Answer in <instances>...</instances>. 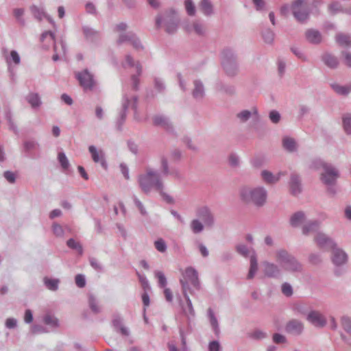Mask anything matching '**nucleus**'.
I'll return each mask as SVG.
<instances>
[{
    "label": "nucleus",
    "mask_w": 351,
    "mask_h": 351,
    "mask_svg": "<svg viewBox=\"0 0 351 351\" xmlns=\"http://www.w3.org/2000/svg\"><path fill=\"white\" fill-rule=\"evenodd\" d=\"M269 120L274 124H277L281 119L280 112L276 110H272L269 112Z\"/></svg>",
    "instance_id": "63"
},
{
    "label": "nucleus",
    "mask_w": 351,
    "mask_h": 351,
    "mask_svg": "<svg viewBox=\"0 0 351 351\" xmlns=\"http://www.w3.org/2000/svg\"><path fill=\"white\" fill-rule=\"evenodd\" d=\"M289 193L293 196H298L302 192V178L297 172H291L288 182Z\"/></svg>",
    "instance_id": "10"
},
{
    "label": "nucleus",
    "mask_w": 351,
    "mask_h": 351,
    "mask_svg": "<svg viewBox=\"0 0 351 351\" xmlns=\"http://www.w3.org/2000/svg\"><path fill=\"white\" fill-rule=\"evenodd\" d=\"M236 252L243 256L245 258H247L250 255V250L248 247L244 244H238L235 246Z\"/></svg>",
    "instance_id": "54"
},
{
    "label": "nucleus",
    "mask_w": 351,
    "mask_h": 351,
    "mask_svg": "<svg viewBox=\"0 0 351 351\" xmlns=\"http://www.w3.org/2000/svg\"><path fill=\"white\" fill-rule=\"evenodd\" d=\"M217 91L225 93L227 95L232 96L236 93V88L234 85L228 84L222 81H219L215 84Z\"/></svg>",
    "instance_id": "23"
},
{
    "label": "nucleus",
    "mask_w": 351,
    "mask_h": 351,
    "mask_svg": "<svg viewBox=\"0 0 351 351\" xmlns=\"http://www.w3.org/2000/svg\"><path fill=\"white\" fill-rule=\"evenodd\" d=\"M204 226L199 219H193L191 223V228L193 233L198 234L203 231Z\"/></svg>",
    "instance_id": "51"
},
{
    "label": "nucleus",
    "mask_w": 351,
    "mask_h": 351,
    "mask_svg": "<svg viewBox=\"0 0 351 351\" xmlns=\"http://www.w3.org/2000/svg\"><path fill=\"white\" fill-rule=\"evenodd\" d=\"M332 89L338 95L347 96L349 94V89L346 86H341L336 83L330 84Z\"/></svg>",
    "instance_id": "45"
},
{
    "label": "nucleus",
    "mask_w": 351,
    "mask_h": 351,
    "mask_svg": "<svg viewBox=\"0 0 351 351\" xmlns=\"http://www.w3.org/2000/svg\"><path fill=\"white\" fill-rule=\"evenodd\" d=\"M43 322L47 326L51 327L53 329L57 328L60 326L58 319L51 314H45L43 317Z\"/></svg>",
    "instance_id": "32"
},
{
    "label": "nucleus",
    "mask_w": 351,
    "mask_h": 351,
    "mask_svg": "<svg viewBox=\"0 0 351 351\" xmlns=\"http://www.w3.org/2000/svg\"><path fill=\"white\" fill-rule=\"evenodd\" d=\"M196 215L202 221L206 227L211 228L214 226L215 222V216L208 206L198 207L196 209Z\"/></svg>",
    "instance_id": "9"
},
{
    "label": "nucleus",
    "mask_w": 351,
    "mask_h": 351,
    "mask_svg": "<svg viewBox=\"0 0 351 351\" xmlns=\"http://www.w3.org/2000/svg\"><path fill=\"white\" fill-rule=\"evenodd\" d=\"M180 283L182 287V293L183 294L184 298L189 296L188 292H189L192 295H195L194 291L190 287L189 282H188L186 280L180 279Z\"/></svg>",
    "instance_id": "44"
},
{
    "label": "nucleus",
    "mask_w": 351,
    "mask_h": 351,
    "mask_svg": "<svg viewBox=\"0 0 351 351\" xmlns=\"http://www.w3.org/2000/svg\"><path fill=\"white\" fill-rule=\"evenodd\" d=\"M274 32L269 28L265 29L262 32V38L264 42L268 45H272L274 43Z\"/></svg>",
    "instance_id": "42"
},
{
    "label": "nucleus",
    "mask_w": 351,
    "mask_h": 351,
    "mask_svg": "<svg viewBox=\"0 0 351 351\" xmlns=\"http://www.w3.org/2000/svg\"><path fill=\"white\" fill-rule=\"evenodd\" d=\"M336 41L341 46L351 47V36L343 33L336 36Z\"/></svg>",
    "instance_id": "36"
},
{
    "label": "nucleus",
    "mask_w": 351,
    "mask_h": 351,
    "mask_svg": "<svg viewBox=\"0 0 351 351\" xmlns=\"http://www.w3.org/2000/svg\"><path fill=\"white\" fill-rule=\"evenodd\" d=\"M138 182L142 191L148 194L152 189L158 191L164 189V184L158 172L152 169L147 170L146 173L141 174Z\"/></svg>",
    "instance_id": "2"
},
{
    "label": "nucleus",
    "mask_w": 351,
    "mask_h": 351,
    "mask_svg": "<svg viewBox=\"0 0 351 351\" xmlns=\"http://www.w3.org/2000/svg\"><path fill=\"white\" fill-rule=\"evenodd\" d=\"M194 88L192 91L193 97L196 100H201L205 96V89L202 82L195 80L193 82Z\"/></svg>",
    "instance_id": "22"
},
{
    "label": "nucleus",
    "mask_w": 351,
    "mask_h": 351,
    "mask_svg": "<svg viewBox=\"0 0 351 351\" xmlns=\"http://www.w3.org/2000/svg\"><path fill=\"white\" fill-rule=\"evenodd\" d=\"M315 240L320 248L332 249L337 246L336 243L330 237L322 232L316 234Z\"/></svg>",
    "instance_id": "15"
},
{
    "label": "nucleus",
    "mask_w": 351,
    "mask_h": 351,
    "mask_svg": "<svg viewBox=\"0 0 351 351\" xmlns=\"http://www.w3.org/2000/svg\"><path fill=\"white\" fill-rule=\"evenodd\" d=\"M258 270V261L255 252L250 256V266L247 276V279H252Z\"/></svg>",
    "instance_id": "29"
},
{
    "label": "nucleus",
    "mask_w": 351,
    "mask_h": 351,
    "mask_svg": "<svg viewBox=\"0 0 351 351\" xmlns=\"http://www.w3.org/2000/svg\"><path fill=\"white\" fill-rule=\"evenodd\" d=\"M261 176L263 180L267 184H274L279 180L278 177L276 178L271 171L267 170H263L261 172Z\"/></svg>",
    "instance_id": "43"
},
{
    "label": "nucleus",
    "mask_w": 351,
    "mask_h": 351,
    "mask_svg": "<svg viewBox=\"0 0 351 351\" xmlns=\"http://www.w3.org/2000/svg\"><path fill=\"white\" fill-rule=\"evenodd\" d=\"M58 160L62 169H67L69 167L70 164L69 160L64 152H61L58 153Z\"/></svg>",
    "instance_id": "55"
},
{
    "label": "nucleus",
    "mask_w": 351,
    "mask_h": 351,
    "mask_svg": "<svg viewBox=\"0 0 351 351\" xmlns=\"http://www.w3.org/2000/svg\"><path fill=\"white\" fill-rule=\"evenodd\" d=\"M75 77L84 90H92L96 84L93 75L87 69L82 72L77 73Z\"/></svg>",
    "instance_id": "8"
},
{
    "label": "nucleus",
    "mask_w": 351,
    "mask_h": 351,
    "mask_svg": "<svg viewBox=\"0 0 351 351\" xmlns=\"http://www.w3.org/2000/svg\"><path fill=\"white\" fill-rule=\"evenodd\" d=\"M208 317L214 334L219 338L221 333L219 323L214 311L210 308L208 309Z\"/></svg>",
    "instance_id": "25"
},
{
    "label": "nucleus",
    "mask_w": 351,
    "mask_h": 351,
    "mask_svg": "<svg viewBox=\"0 0 351 351\" xmlns=\"http://www.w3.org/2000/svg\"><path fill=\"white\" fill-rule=\"evenodd\" d=\"M341 325L343 330L351 335V317L343 315L341 317Z\"/></svg>",
    "instance_id": "48"
},
{
    "label": "nucleus",
    "mask_w": 351,
    "mask_h": 351,
    "mask_svg": "<svg viewBox=\"0 0 351 351\" xmlns=\"http://www.w3.org/2000/svg\"><path fill=\"white\" fill-rule=\"evenodd\" d=\"M322 61L330 69H335L339 66V61L335 56L330 53H325L322 56Z\"/></svg>",
    "instance_id": "21"
},
{
    "label": "nucleus",
    "mask_w": 351,
    "mask_h": 351,
    "mask_svg": "<svg viewBox=\"0 0 351 351\" xmlns=\"http://www.w3.org/2000/svg\"><path fill=\"white\" fill-rule=\"evenodd\" d=\"M66 245L71 250H76L79 255L82 256L84 253L83 247L81 243L71 238L66 241Z\"/></svg>",
    "instance_id": "38"
},
{
    "label": "nucleus",
    "mask_w": 351,
    "mask_h": 351,
    "mask_svg": "<svg viewBox=\"0 0 351 351\" xmlns=\"http://www.w3.org/2000/svg\"><path fill=\"white\" fill-rule=\"evenodd\" d=\"M186 280L189 282L191 285L197 291L201 289V282L199 278L197 271L193 267H188L185 269Z\"/></svg>",
    "instance_id": "14"
},
{
    "label": "nucleus",
    "mask_w": 351,
    "mask_h": 351,
    "mask_svg": "<svg viewBox=\"0 0 351 351\" xmlns=\"http://www.w3.org/2000/svg\"><path fill=\"white\" fill-rule=\"evenodd\" d=\"M305 38L312 45H319L322 42V36L319 31L311 28L306 30Z\"/></svg>",
    "instance_id": "18"
},
{
    "label": "nucleus",
    "mask_w": 351,
    "mask_h": 351,
    "mask_svg": "<svg viewBox=\"0 0 351 351\" xmlns=\"http://www.w3.org/2000/svg\"><path fill=\"white\" fill-rule=\"evenodd\" d=\"M31 332L34 335L47 333L49 330L40 324H34L31 327Z\"/></svg>",
    "instance_id": "61"
},
{
    "label": "nucleus",
    "mask_w": 351,
    "mask_h": 351,
    "mask_svg": "<svg viewBox=\"0 0 351 351\" xmlns=\"http://www.w3.org/2000/svg\"><path fill=\"white\" fill-rule=\"evenodd\" d=\"M25 99L32 108H39L42 104L40 97L36 93H29Z\"/></svg>",
    "instance_id": "31"
},
{
    "label": "nucleus",
    "mask_w": 351,
    "mask_h": 351,
    "mask_svg": "<svg viewBox=\"0 0 351 351\" xmlns=\"http://www.w3.org/2000/svg\"><path fill=\"white\" fill-rule=\"evenodd\" d=\"M132 197H133L134 204L138 209L141 215L144 217L147 216L148 213H147L144 205L143 204V203L137 198V197L136 195H133Z\"/></svg>",
    "instance_id": "60"
},
{
    "label": "nucleus",
    "mask_w": 351,
    "mask_h": 351,
    "mask_svg": "<svg viewBox=\"0 0 351 351\" xmlns=\"http://www.w3.org/2000/svg\"><path fill=\"white\" fill-rule=\"evenodd\" d=\"M136 274L138 277L139 282L144 291H150L151 287L145 276L140 274L138 271L136 272Z\"/></svg>",
    "instance_id": "59"
},
{
    "label": "nucleus",
    "mask_w": 351,
    "mask_h": 351,
    "mask_svg": "<svg viewBox=\"0 0 351 351\" xmlns=\"http://www.w3.org/2000/svg\"><path fill=\"white\" fill-rule=\"evenodd\" d=\"M123 319L118 314L112 316V326L117 332H120L123 336H129L130 331L123 324Z\"/></svg>",
    "instance_id": "17"
},
{
    "label": "nucleus",
    "mask_w": 351,
    "mask_h": 351,
    "mask_svg": "<svg viewBox=\"0 0 351 351\" xmlns=\"http://www.w3.org/2000/svg\"><path fill=\"white\" fill-rule=\"evenodd\" d=\"M60 280L56 278H49L45 277L44 278V283L45 286L51 291H56L58 289V284Z\"/></svg>",
    "instance_id": "47"
},
{
    "label": "nucleus",
    "mask_w": 351,
    "mask_h": 351,
    "mask_svg": "<svg viewBox=\"0 0 351 351\" xmlns=\"http://www.w3.org/2000/svg\"><path fill=\"white\" fill-rule=\"evenodd\" d=\"M247 337L252 339L258 341L267 338V334L260 329H255L253 332L248 333Z\"/></svg>",
    "instance_id": "46"
},
{
    "label": "nucleus",
    "mask_w": 351,
    "mask_h": 351,
    "mask_svg": "<svg viewBox=\"0 0 351 351\" xmlns=\"http://www.w3.org/2000/svg\"><path fill=\"white\" fill-rule=\"evenodd\" d=\"M136 34L133 32H128V33H122L119 34V38L117 40V43L118 45H121L125 42H130L131 43L132 40L135 38V36Z\"/></svg>",
    "instance_id": "37"
},
{
    "label": "nucleus",
    "mask_w": 351,
    "mask_h": 351,
    "mask_svg": "<svg viewBox=\"0 0 351 351\" xmlns=\"http://www.w3.org/2000/svg\"><path fill=\"white\" fill-rule=\"evenodd\" d=\"M329 164L320 158H315L311 161L309 168L314 170L322 169L324 171L326 169V166H328Z\"/></svg>",
    "instance_id": "41"
},
{
    "label": "nucleus",
    "mask_w": 351,
    "mask_h": 351,
    "mask_svg": "<svg viewBox=\"0 0 351 351\" xmlns=\"http://www.w3.org/2000/svg\"><path fill=\"white\" fill-rule=\"evenodd\" d=\"M264 267V274L271 278H278L281 275V270L279 267L272 263L265 261L263 263Z\"/></svg>",
    "instance_id": "16"
},
{
    "label": "nucleus",
    "mask_w": 351,
    "mask_h": 351,
    "mask_svg": "<svg viewBox=\"0 0 351 351\" xmlns=\"http://www.w3.org/2000/svg\"><path fill=\"white\" fill-rule=\"evenodd\" d=\"M88 305L91 311L97 314L100 313V308L97 305V301L95 297L93 294L88 295Z\"/></svg>",
    "instance_id": "49"
},
{
    "label": "nucleus",
    "mask_w": 351,
    "mask_h": 351,
    "mask_svg": "<svg viewBox=\"0 0 351 351\" xmlns=\"http://www.w3.org/2000/svg\"><path fill=\"white\" fill-rule=\"evenodd\" d=\"M306 320L316 328H324L327 324L326 317L321 313L315 310L308 312Z\"/></svg>",
    "instance_id": "12"
},
{
    "label": "nucleus",
    "mask_w": 351,
    "mask_h": 351,
    "mask_svg": "<svg viewBox=\"0 0 351 351\" xmlns=\"http://www.w3.org/2000/svg\"><path fill=\"white\" fill-rule=\"evenodd\" d=\"M342 125L346 134L351 135V113H345L342 115Z\"/></svg>",
    "instance_id": "35"
},
{
    "label": "nucleus",
    "mask_w": 351,
    "mask_h": 351,
    "mask_svg": "<svg viewBox=\"0 0 351 351\" xmlns=\"http://www.w3.org/2000/svg\"><path fill=\"white\" fill-rule=\"evenodd\" d=\"M267 191L263 187L251 189L243 186L239 190L241 200L245 203H252L257 207H262L266 202Z\"/></svg>",
    "instance_id": "3"
},
{
    "label": "nucleus",
    "mask_w": 351,
    "mask_h": 351,
    "mask_svg": "<svg viewBox=\"0 0 351 351\" xmlns=\"http://www.w3.org/2000/svg\"><path fill=\"white\" fill-rule=\"evenodd\" d=\"M252 116V112L248 110H244L237 114V117L241 122L245 123Z\"/></svg>",
    "instance_id": "62"
},
{
    "label": "nucleus",
    "mask_w": 351,
    "mask_h": 351,
    "mask_svg": "<svg viewBox=\"0 0 351 351\" xmlns=\"http://www.w3.org/2000/svg\"><path fill=\"white\" fill-rule=\"evenodd\" d=\"M282 145L284 148L289 152H293L297 150V144L293 138H284L282 140Z\"/></svg>",
    "instance_id": "34"
},
{
    "label": "nucleus",
    "mask_w": 351,
    "mask_h": 351,
    "mask_svg": "<svg viewBox=\"0 0 351 351\" xmlns=\"http://www.w3.org/2000/svg\"><path fill=\"white\" fill-rule=\"evenodd\" d=\"M324 1L322 0H312L310 5V8L307 9L310 11V14L315 16H319L320 14L319 8L323 5Z\"/></svg>",
    "instance_id": "39"
},
{
    "label": "nucleus",
    "mask_w": 351,
    "mask_h": 351,
    "mask_svg": "<svg viewBox=\"0 0 351 351\" xmlns=\"http://www.w3.org/2000/svg\"><path fill=\"white\" fill-rule=\"evenodd\" d=\"M331 250H332L331 259L335 266L334 274L336 276H340L346 271L343 265L348 261V255L343 250L337 247V246Z\"/></svg>",
    "instance_id": "7"
},
{
    "label": "nucleus",
    "mask_w": 351,
    "mask_h": 351,
    "mask_svg": "<svg viewBox=\"0 0 351 351\" xmlns=\"http://www.w3.org/2000/svg\"><path fill=\"white\" fill-rule=\"evenodd\" d=\"M265 163V158L263 156H255L251 159L252 165L256 169L261 168Z\"/></svg>",
    "instance_id": "56"
},
{
    "label": "nucleus",
    "mask_w": 351,
    "mask_h": 351,
    "mask_svg": "<svg viewBox=\"0 0 351 351\" xmlns=\"http://www.w3.org/2000/svg\"><path fill=\"white\" fill-rule=\"evenodd\" d=\"M328 9L330 14L332 16H334L339 12L344 13L345 10L341 3L338 1H332L330 4L328 5Z\"/></svg>",
    "instance_id": "33"
},
{
    "label": "nucleus",
    "mask_w": 351,
    "mask_h": 351,
    "mask_svg": "<svg viewBox=\"0 0 351 351\" xmlns=\"http://www.w3.org/2000/svg\"><path fill=\"white\" fill-rule=\"evenodd\" d=\"M162 21L167 34H173L177 32L180 21L174 10L171 9L166 11L163 16L161 15L156 16V27L157 29L160 28Z\"/></svg>",
    "instance_id": "6"
},
{
    "label": "nucleus",
    "mask_w": 351,
    "mask_h": 351,
    "mask_svg": "<svg viewBox=\"0 0 351 351\" xmlns=\"http://www.w3.org/2000/svg\"><path fill=\"white\" fill-rule=\"evenodd\" d=\"M319 221L318 220H313L308 221L302 227V234L308 235L311 232L317 231L319 227Z\"/></svg>",
    "instance_id": "30"
},
{
    "label": "nucleus",
    "mask_w": 351,
    "mask_h": 351,
    "mask_svg": "<svg viewBox=\"0 0 351 351\" xmlns=\"http://www.w3.org/2000/svg\"><path fill=\"white\" fill-rule=\"evenodd\" d=\"M153 124L155 126H162L166 131L171 132L173 131V126L168 118L163 115H156L153 118Z\"/></svg>",
    "instance_id": "19"
},
{
    "label": "nucleus",
    "mask_w": 351,
    "mask_h": 351,
    "mask_svg": "<svg viewBox=\"0 0 351 351\" xmlns=\"http://www.w3.org/2000/svg\"><path fill=\"white\" fill-rule=\"evenodd\" d=\"M228 162L230 167H237L240 164L239 157L236 154L232 153L228 157Z\"/></svg>",
    "instance_id": "64"
},
{
    "label": "nucleus",
    "mask_w": 351,
    "mask_h": 351,
    "mask_svg": "<svg viewBox=\"0 0 351 351\" xmlns=\"http://www.w3.org/2000/svg\"><path fill=\"white\" fill-rule=\"evenodd\" d=\"M305 213L303 211L295 212L290 217V225L293 228L298 227L305 220Z\"/></svg>",
    "instance_id": "28"
},
{
    "label": "nucleus",
    "mask_w": 351,
    "mask_h": 351,
    "mask_svg": "<svg viewBox=\"0 0 351 351\" xmlns=\"http://www.w3.org/2000/svg\"><path fill=\"white\" fill-rule=\"evenodd\" d=\"M184 7L188 15L194 16L195 14L196 8L193 0H185Z\"/></svg>",
    "instance_id": "53"
},
{
    "label": "nucleus",
    "mask_w": 351,
    "mask_h": 351,
    "mask_svg": "<svg viewBox=\"0 0 351 351\" xmlns=\"http://www.w3.org/2000/svg\"><path fill=\"white\" fill-rule=\"evenodd\" d=\"M308 262L313 265H319L322 263V256L318 253H311L308 256Z\"/></svg>",
    "instance_id": "58"
},
{
    "label": "nucleus",
    "mask_w": 351,
    "mask_h": 351,
    "mask_svg": "<svg viewBox=\"0 0 351 351\" xmlns=\"http://www.w3.org/2000/svg\"><path fill=\"white\" fill-rule=\"evenodd\" d=\"M292 14L294 16V18L296 19L298 22H299L301 24H305L307 23V21L309 20L310 17V11L307 9L300 10H294L292 11Z\"/></svg>",
    "instance_id": "26"
},
{
    "label": "nucleus",
    "mask_w": 351,
    "mask_h": 351,
    "mask_svg": "<svg viewBox=\"0 0 351 351\" xmlns=\"http://www.w3.org/2000/svg\"><path fill=\"white\" fill-rule=\"evenodd\" d=\"M130 104V100L127 94H124L122 97V106L119 117L116 121V128L118 131L123 130V125L125 123L127 117V111Z\"/></svg>",
    "instance_id": "11"
},
{
    "label": "nucleus",
    "mask_w": 351,
    "mask_h": 351,
    "mask_svg": "<svg viewBox=\"0 0 351 351\" xmlns=\"http://www.w3.org/2000/svg\"><path fill=\"white\" fill-rule=\"evenodd\" d=\"M304 328V324L301 321L292 319L286 324L285 330L288 334L300 336L302 334Z\"/></svg>",
    "instance_id": "13"
},
{
    "label": "nucleus",
    "mask_w": 351,
    "mask_h": 351,
    "mask_svg": "<svg viewBox=\"0 0 351 351\" xmlns=\"http://www.w3.org/2000/svg\"><path fill=\"white\" fill-rule=\"evenodd\" d=\"M160 169L164 176L170 175L169 162L167 158L164 156L160 158Z\"/></svg>",
    "instance_id": "52"
},
{
    "label": "nucleus",
    "mask_w": 351,
    "mask_h": 351,
    "mask_svg": "<svg viewBox=\"0 0 351 351\" xmlns=\"http://www.w3.org/2000/svg\"><path fill=\"white\" fill-rule=\"evenodd\" d=\"M293 310L295 313L302 315L307 316V314L308 313L306 306L302 303L295 304L293 306Z\"/></svg>",
    "instance_id": "57"
},
{
    "label": "nucleus",
    "mask_w": 351,
    "mask_h": 351,
    "mask_svg": "<svg viewBox=\"0 0 351 351\" xmlns=\"http://www.w3.org/2000/svg\"><path fill=\"white\" fill-rule=\"evenodd\" d=\"M339 177V170L330 163L326 166V169L320 174L319 180L326 186V193L330 197H335L339 191L337 186Z\"/></svg>",
    "instance_id": "1"
},
{
    "label": "nucleus",
    "mask_w": 351,
    "mask_h": 351,
    "mask_svg": "<svg viewBox=\"0 0 351 351\" xmlns=\"http://www.w3.org/2000/svg\"><path fill=\"white\" fill-rule=\"evenodd\" d=\"M39 144L35 141H25L23 143V152H25L27 157L34 158L32 152L39 148Z\"/></svg>",
    "instance_id": "24"
},
{
    "label": "nucleus",
    "mask_w": 351,
    "mask_h": 351,
    "mask_svg": "<svg viewBox=\"0 0 351 351\" xmlns=\"http://www.w3.org/2000/svg\"><path fill=\"white\" fill-rule=\"evenodd\" d=\"M221 64L226 74L230 77L236 76L239 71L237 56L233 49L226 47L221 51Z\"/></svg>",
    "instance_id": "5"
},
{
    "label": "nucleus",
    "mask_w": 351,
    "mask_h": 351,
    "mask_svg": "<svg viewBox=\"0 0 351 351\" xmlns=\"http://www.w3.org/2000/svg\"><path fill=\"white\" fill-rule=\"evenodd\" d=\"M154 276L158 279V286L160 288H165L167 285V280L164 273L160 271H155Z\"/></svg>",
    "instance_id": "50"
},
{
    "label": "nucleus",
    "mask_w": 351,
    "mask_h": 351,
    "mask_svg": "<svg viewBox=\"0 0 351 351\" xmlns=\"http://www.w3.org/2000/svg\"><path fill=\"white\" fill-rule=\"evenodd\" d=\"M276 260L284 269L291 273H302L304 266L297 258L285 249L278 250L276 252Z\"/></svg>",
    "instance_id": "4"
},
{
    "label": "nucleus",
    "mask_w": 351,
    "mask_h": 351,
    "mask_svg": "<svg viewBox=\"0 0 351 351\" xmlns=\"http://www.w3.org/2000/svg\"><path fill=\"white\" fill-rule=\"evenodd\" d=\"M29 9L34 17L39 21H42L46 14L43 8H39L35 5H32Z\"/></svg>",
    "instance_id": "40"
},
{
    "label": "nucleus",
    "mask_w": 351,
    "mask_h": 351,
    "mask_svg": "<svg viewBox=\"0 0 351 351\" xmlns=\"http://www.w3.org/2000/svg\"><path fill=\"white\" fill-rule=\"evenodd\" d=\"M201 12L206 16L213 14V5L210 0H201L199 4Z\"/></svg>",
    "instance_id": "27"
},
{
    "label": "nucleus",
    "mask_w": 351,
    "mask_h": 351,
    "mask_svg": "<svg viewBox=\"0 0 351 351\" xmlns=\"http://www.w3.org/2000/svg\"><path fill=\"white\" fill-rule=\"evenodd\" d=\"M82 32L85 38L91 43H96L100 38V32L90 27L82 26Z\"/></svg>",
    "instance_id": "20"
}]
</instances>
